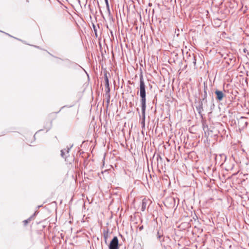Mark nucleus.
<instances>
[{
	"label": "nucleus",
	"mask_w": 249,
	"mask_h": 249,
	"mask_svg": "<svg viewBox=\"0 0 249 249\" xmlns=\"http://www.w3.org/2000/svg\"><path fill=\"white\" fill-rule=\"evenodd\" d=\"M140 95L142 107V127H145V111H146V92L145 85L142 72L140 75Z\"/></svg>",
	"instance_id": "1"
},
{
	"label": "nucleus",
	"mask_w": 249,
	"mask_h": 249,
	"mask_svg": "<svg viewBox=\"0 0 249 249\" xmlns=\"http://www.w3.org/2000/svg\"><path fill=\"white\" fill-rule=\"evenodd\" d=\"M109 249H119V240L117 236H114L111 240L109 245Z\"/></svg>",
	"instance_id": "2"
},
{
	"label": "nucleus",
	"mask_w": 249,
	"mask_h": 249,
	"mask_svg": "<svg viewBox=\"0 0 249 249\" xmlns=\"http://www.w3.org/2000/svg\"><path fill=\"white\" fill-rule=\"evenodd\" d=\"M73 145V144H72L70 146H67L66 148H64L61 150V156L62 158H64L65 160H66L67 158L69 156L70 151Z\"/></svg>",
	"instance_id": "3"
},
{
	"label": "nucleus",
	"mask_w": 249,
	"mask_h": 249,
	"mask_svg": "<svg viewBox=\"0 0 249 249\" xmlns=\"http://www.w3.org/2000/svg\"><path fill=\"white\" fill-rule=\"evenodd\" d=\"M65 60L67 61L66 66L69 68L76 70L79 68H81L80 65L74 62H72L69 59H66Z\"/></svg>",
	"instance_id": "4"
},
{
	"label": "nucleus",
	"mask_w": 249,
	"mask_h": 249,
	"mask_svg": "<svg viewBox=\"0 0 249 249\" xmlns=\"http://www.w3.org/2000/svg\"><path fill=\"white\" fill-rule=\"evenodd\" d=\"M216 95V100L218 101H221L226 97V95L221 90L216 89L214 92Z\"/></svg>",
	"instance_id": "5"
},
{
	"label": "nucleus",
	"mask_w": 249,
	"mask_h": 249,
	"mask_svg": "<svg viewBox=\"0 0 249 249\" xmlns=\"http://www.w3.org/2000/svg\"><path fill=\"white\" fill-rule=\"evenodd\" d=\"M202 101H203L200 99L197 102H195V104H196V110H197V112L198 113V114L202 117V114H201V112L203 110V103H202Z\"/></svg>",
	"instance_id": "6"
},
{
	"label": "nucleus",
	"mask_w": 249,
	"mask_h": 249,
	"mask_svg": "<svg viewBox=\"0 0 249 249\" xmlns=\"http://www.w3.org/2000/svg\"><path fill=\"white\" fill-rule=\"evenodd\" d=\"M110 87H106V93L105 94V97L107 100V105L110 102Z\"/></svg>",
	"instance_id": "7"
},
{
	"label": "nucleus",
	"mask_w": 249,
	"mask_h": 249,
	"mask_svg": "<svg viewBox=\"0 0 249 249\" xmlns=\"http://www.w3.org/2000/svg\"><path fill=\"white\" fill-rule=\"evenodd\" d=\"M108 232V229L103 230V237L104 238L105 242L106 244H107V239L109 237Z\"/></svg>",
	"instance_id": "8"
},
{
	"label": "nucleus",
	"mask_w": 249,
	"mask_h": 249,
	"mask_svg": "<svg viewBox=\"0 0 249 249\" xmlns=\"http://www.w3.org/2000/svg\"><path fill=\"white\" fill-rule=\"evenodd\" d=\"M207 86L206 85L204 84V94L202 95V101H205V102H207L206 98L207 97Z\"/></svg>",
	"instance_id": "9"
},
{
	"label": "nucleus",
	"mask_w": 249,
	"mask_h": 249,
	"mask_svg": "<svg viewBox=\"0 0 249 249\" xmlns=\"http://www.w3.org/2000/svg\"><path fill=\"white\" fill-rule=\"evenodd\" d=\"M104 78H105V83L106 88L109 87V83L108 78L107 76V72H104Z\"/></svg>",
	"instance_id": "10"
},
{
	"label": "nucleus",
	"mask_w": 249,
	"mask_h": 249,
	"mask_svg": "<svg viewBox=\"0 0 249 249\" xmlns=\"http://www.w3.org/2000/svg\"><path fill=\"white\" fill-rule=\"evenodd\" d=\"M148 201V200L147 199H145V198H144L142 200V208H141V210L143 212L146 209Z\"/></svg>",
	"instance_id": "11"
},
{
	"label": "nucleus",
	"mask_w": 249,
	"mask_h": 249,
	"mask_svg": "<svg viewBox=\"0 0 249 249\" xmlns=\"http://www.w3.org/2000/svg\"><path fill=\"white\" fill-rule=\"evenodd\" d=\"M246 117H241L239 120V123H244L245 124L244 126H246L248 125V122L247 121H246Z\"/></svg>",
	"instance_id": "12"
},
{
	"label": "nucleus",
	"mask_w": 249,
	"mask_h": 249,
	"mask_svg": "<svg viewBox=\"0 0 249 249\" xmlns=\"http://www.w3.org/2000/svg\"><path fill=\"white\" fill-rule=\"evenodd\" d=\"M190 58H189L190 60L191 61H192L193 63L194 64V66H196V57L194 56V55L193 54L192 56H191L190 55Z\"/></svg>",
	"instance_id": "13"
},
{
	"label": "nucleus",
	"mask_w": 249,
	"mask_h": 249,
	"mask_svg": "<svg viewBox=\"0 0 249 249\" xmlns=\"http://www.w3.org/2000/svg\"><path fill=\"white\" fill-rule=\"evenodd\" d=\"M33 218V216H31L29 218L27 219L24 220L23 221V223L24 225H26Z\"/></svg>",
	"instance_id": "14"
},
{
	"label": "nucleus",
	"mask_w": 249,
	"mask_h": 249,
	"mask_svg": "<svg viewBox=\"0 0 249 249\" xmlns=\"http://www.w3.org/2000/svg\"><path fill=\"white\" fill-rule=\"evenodd\" d=\"M105 1L108 13H110V9H109L108 0H105Z\"/></svg>",
	"instance_id": "15"
},
{
	"label": "nucleus",
	"mask_w": 249,
	"mask_h": 249,
	"mask_svg": "<svg viewBox=\"0 0 249 249\" xmlns=\"http://www.w3.org/2000/svg\"><path fill=\"white\" fill-rule=\"evenodd\" d=\"M72 106H73L72 105H71V106H63L62 107H61V108L60 109V110H59L57 112H56V113H57L59 112L61 110V109H62L63 108H65V107H72Z\"/></svg>",
	"instance_id": "16"
},
{
	"label": "nucleus",
	"mask_w": 249,
	"mask_h": 249,
	"mask_svg": "<svg viewBox=\"0 0 249 249\" xmlns=\"http://www.w3.org/2000/svg\"><path fill=\"white\" fill-rule=\"evenodd\" d=\"M220 156L222 158H223V157H224V161H225V160H226L227 157H226V156L225 154H221V155H220Z\"/></svg>",
	"instance_id": "17"
},
{
	"label": "nucleus",
	"mask_w": 249,
	"mask_h": 249,
	"mask_svg": "<svg viewBox=\"0 0 249 249\" xmlns=\"http://www.w3.org/2000/svg\"><path fill=\"white\" fill-rule=\"evenodd\" d=\"M52 125V122L50 123V126H49L48 128H47V131H48L50 129V127Z\"/></svg>",
	"instance_id": "18"
},
{
	"label": "nucleus",
	"mask_w": 249,
	"mask_h": 249,
	"mask_svg": "<svg viewBox=\"0 0 249 249\" xmlns=\"http://www.w3.org/2000/svg\"><path fill=\"white\" fill-rule=\"evenodd\" d=\"M93 29L95 32V34H96V30L95 29V26L94 25H93Z\"/></svg>",
	"instance_id": "19"
},
{
	"label": "nucleus",
	"mask_w": 249,
	"mask_h": 249,
	"mask_svg": "<svg viewBox=\"0 0 249 249\" xmlns=\"http://www.w3.org/2000/svg\"><path fill=\"white\" fill-rule=\"evenodd\" d=\"M143 229V226H142H142H140V227H139V230H140V231L142 230Z\"/></svg>",
	"instance_id": "20"
},
{
	"label": "nucleus",
	"mask_w": 249,
	"mask_h": 249,
	"mask_svg": "<svg viewBox=\"0 0 249 249\" xmlns=\"http://www.w3.org/2000/svg\"><path fill=\"white\" fill-rule=\"evenodd\" d=\"M38 213L36 211L35 212V213L32 215L33 216V217Z\"/></svg>",
	"instance_id": "21"
},
{
	"label": "nucleus",
	"mask_w": 249,
	"mask_h": 249,
	"mask_svg": "<svg viewBox=\"0 0 249 249\" xmlns=\"http://www.w3.org/2000/svg\"><path fill=\"white\" fill-rule=\"evenodd\" d=\"M159 158H160V160H161V158L160 157V155H158V157H157V160H159Z\"/></svg>",
	"instance_id": "22"
},
{
	"label": "nucleus",
	"mask_w": 249,
	"mask_h": 249,
	"mask_svg": "<svg viewBox=\"0 0 249 249\" xmlns=\"http://www.w3.org/2000/svg\"><path fill=\"white\" fill-rule=\"evenodd\" d=\"M158 238L160 239V237H161V235H160L159 234V232H158Z\"/></svg>",
	"instance_id": "23"
},
{
	"label": "nucleus",
	"mask_w": 249,
	"mask_h": 249,
	"mask_svg": "<svg viewBox=\"0 0 249 249\" xmlns=\"http://www.w3.org/2000/svg\"><path fill=\"white\" fill-rule=\"evenodd\" d=\"M246 51H247V50H246V49H244V52L245 53H246Z\"/></svg>",
	"instance_id": "24"
},
{
	"label": "nucleus",
	"mask_w": 249,
	"mask_h": 249,
	"mask_svg": "<svg viewBox=\"0 0 249 249\" xmlns=\"http://www.w3.org/2000/svg\"><path fill=\"white\" fill-rule=\"evenodd\" d=\"M137 111H139V109L138 108L137 109Z\"/></svg>",
	"instance_id": "25"
}]
</instances>
